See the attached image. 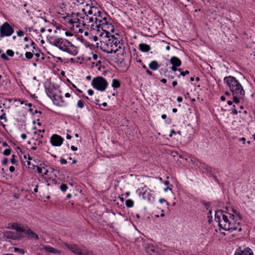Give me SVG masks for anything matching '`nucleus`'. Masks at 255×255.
<instances>
[{
  "label": "nucleus",
  "mask_w": 255,
  "mask_h": 255,
  "mask_svg": "<svg viewBox=\"0 0 255 255\" xmlns=\"http://www.w3.org/2000/svg\"><path fill=\"white\" fill-rule=\"evenodd\" d=\"M102 20L103 23L104 24V27H105L106 25H109L110 20H112L111 18L110 17H109L108 20H107V18L106 16L102 17Z\"/></svg>",
  "instance_id": "22"
},
{
  "label": "nucleus",
  "mask_w": 255,
  "mask_h": 255,
  "mask_svg": "<svg viewBox=\"0 0 255 255\" xmlns=\"http://www.w3.org/2000/svg\"><path fill=\"white\" fill-rule=\"evenodd\" d=\"M25 56L27 59H31L33 57V54L30 52H26Z\"/></svg>",
  "instance_id": "32"
},
{
  "label": "nucleus",
  "mask_w": 255,
  "mask_h": 255,
  "mask_svg": "<svg viewBox=\"0 0 255 255\" xmlns=\"http://www.w3.org/2000/svg\"><path fill=\"white\" fill-rule=\"evenodd\" d=\"M202 204L203 205H204L205 207L206 208L207 210H209V208L210 207V203H207L206 201H202L201 202Z\"/></svg>",
  "instance_id": "39"
},
{
  "label": "nucleus",
  "mask_w": 255,
  "mask_h": 255,
  "mask_svg": "<svg viewBox=\"0 0 255 255\" xmlns=\"http://www.w3.org/2000/svg\"><path fill=\"white\" fill-rule=\"evenodd\" d=\"M237 215V217L239 218V220L240 221L242 220L243 219V217L242 215L240 214V213L238 212L236 214Z\"/></svg>",
  "instance_id": "50"
},
{
  "label": "nucleus",
  "mask_w": 255,
  "mask_h": 255,
  "mask_svg": "<svg viewBox=\"0 0 255 255\" xmlns=\"http://www.w3.org/2000/svg\"><path fill=\"white\" fill-rule=\"evenodd\" d=\"M17 34L18 36L20 37V36H22L23 35L24 32L21 30H19L17 32Z\"/></svg>",
  "instance_id": "48"
},
{
  "label": "nucleus",
  "mask_w": 255,
  "mask_h": 255,
  "mask_svg": "<svg viewBox=\"0 0 255 255\" xmlns=\"http://www.w3.org/2000/svg\"><path fill=\"white\" fill-rule=\"evenodd\" d=\"M225 211L223 210H219L216 211L215 218L216 222L218 223L219 230L223 229L226 231L230 232L238 230L241 232L242 229L240 227V222L238 219L236 220L235 223H231L228 216L225 215Z\"/></svg>",
  "instance_id": "1"
},
{
  "label": "nucleus",
  "mask_w": 255,
  "mask_h": 255,
  "mask_svg": "<svg viewBox=\"0 0 255 255\" xmlns=\"http://www.w3.org/2000/svg\"><path fill=\"white\" fill-rule=\"evenodd\" d=\"M14 32V29L7 22H5L0 27V38L10 36Z\"/></svg>",
  "instance_id": "4"
},
{
  "label": "nucleus",
  "mask_w": 255,
  "mask_h": 255,
  "mask_svg": "<svg viewBox=\"0 0 255 255\" xmlns=\"http://www.w3.org/2000/svg\"><path fill=\"white\" fill-rule=\"evenodd\" d=\"M49 43L58 47L60 50L62 51H68V48H64L62 46V45L64 43V39L62 38H57L54 40L53 42L52 41H49Z\"/></svg>",
  "instance_id": "6"
},
{
  "label": "nucleus",
  "mask_w": 255,
  "mask_h": 255,
  "mask_svg": "<svg viewBox=\"0 0 255 255\" xmlns=\"http://www.w3.org/2000/svg\"><path fill=\"white\" fill-rule=\"evenodd\" d=\"M95 22L96 23V24H98L96 26L99 28L100 27H101L102 29L103 28V27H104V24L103 23V20L102 19H99L98 18L96 17L95 18Z\"/></svg>",
  "instance_id": "20"
},
{
  "label": "nucleus",
  "mask_w": 255,
  "mask_h": 255,
  "mask_svg": "<svg viewBox=\"0 0 255 255\" xmlns=\"http://www.w3.org/2000/svg\"><path fill=\"white\" fill-rule=\"evenodd\" d=\"M71 150H72L73 151H76L77 150V147L74 145H72L71 146Z\"/></svg>",
  "instance_id": "61"
},
{
  "label": "nucleus",
  "mask_w": 255,
  "mask_h": 255,
  "mask_svg": "<svg viewBox=\"0 0 255 255\" xmlns=\"http://www.w3.org/2000/svg\"><path fill=\"white\" fill-rule=\"evenodd\" d=\"M63 138L57 134H53L50 138V142L52 145L58 146L62 144Z\"/></svg>",
  "instance_id": "7"
},
{
  "label": "nucleus",
  "mask_w": 255,
  "mask_h": 255,
  "mask_svg": "<svg viewBox=\"0 0 255 255\" xmlns=\"http://www.w3.org/2000/svg\"><path fill=\"white\" fill-rule=\"evenodd\" d=\"M175 1L179 2L184 7H186L187 6L191 5L192 3V2L190 0H175Z\"/></svg>",
  "instance_id": "17"
},
{
  "label": "nucleus",
  "mask_w": 255,
  "mask_h": 255,
  "mask_svg": "<svg viewBox=\"0 0 255 255\" xmlns=\"http://www.w3.org/2000/svg\"><path fill=\"white\" fill-rule=\"evenodd\" d=\"M1 58L6 61H8L9 60L8 57L4 53H2L1 54Z\"/></svg>",
  "instance_id": "41"
},
{
  "label": "nucleus",
  "mask_w": 255,
  "mask_h": 255,
  "mask_svg": "<svg viewBox=\"0 0 255 255\" xmlns=\"http://www.w3.org/2000/svg\"><path fill=\"white\" fill-rule=\"evenodd\" d=\"M139 49L142 52H147L150 50V47L147 44L141 43L139 45Z\"/></svg>",
  "instance_id": "12"
},
{
  "label": "nucleus",
  "mask_w": 255,
  "mask_h": 255,
  "mask_svg": "<svg viewBox=\"0 0 255 255\" xmlns=\"http://www.w3.org/2000/svg\"><path fill=\"white\" fill-rule=\"evenodd\" d=\"M8 161V159L7 158L5 157L2 162V164L6 165Z\"/></svg>",
  "instance_id": "49"
},
{
  "label": "nucleus",
  "mask_w": 255,
  "mask_h": 255,
  "mask_svg": "<svg viewBox=\"0 0 255 255\" xmlns=\"http://www.w3.org/2000/svg\"><path fill=\"white\" fill-rule=\"evenodd\" d=\"M108 25V28L111 29V31L112 32H114V30H115L114 26L111 23H109V25Z\"/></svg>",
  "instance_id": "42"
},
{
  "label": "nucleus",
  "mask_w": 255,
  "mask_h": 255,
  "mask_svg": "<svg viewBox=\"0 0 255 255\" xmlns=\"http://www.w3.org/2000/svg\"><path fill=\"white\" fill-rule=\"evenodd\" d=\"M189 74V71L188 70H185L184 72H181L180 73V75L182 76H185L187 74Z\"/></svg>",
  "instance_id": "43"
},
{
  "label": "nucleus",
  "mask_w": 255,
  "mask_h": 255,
  "mask_svg": "<svg viewBox=\"0 0 255 255\" xmlns=\"http://www.w3.org/2000/svg\"><path fill=\"white\" fill-rule=\"evenodd\" d=\"M238 112L236 108H233L232 113L234 115H237Z\"/></svg>",
  "instance_id": "54"
},
{
  "label": "nucleus",
  "mask_w": 255,
  "mask_h": 255,
  "mask_svg": "<svg viewBox=\"0 0 255 255\" xmlns=\"http://www.w3.org/2000/svg\"><path fill=\"white\" fill-rule=\"evenodd\" d=\"M9 170L10 172H13L15 171V167L13 166H11L9 167Z\"/></svg>",
  "instance_id": "53"
},
{
  "label": "nucleus",
  "mask_w": 255,
  "mask_h": 255,
  "mask_svg": "<svg viewBox=\"0 0 255 255\" xmlns=\"http://www.w3.org/2000/svg\"><path fill=\"white\" fill-rule=\"evenodd\" d=\"M201 168L202 169H205L207 172H212V168L206 164H203Z\"/></svg>",
  "instance_id": "26"
},
{
  "label": "nucleus",
  "mask_w": 255,
  "mask_h": 255,
  "mask_svg": "<svg viewBox=\"0 0 255 255\" xmlns=\"http://www.w3.org/2000/svg\"><path fill=\"white\" fill-rule=\"evenodd\" d=\"M224 82L230 88L232 95H236L241 97V98H244L245 91L242 85L235 77L232 76L226 77L224 79Z\"/></svg>",
  "instance_id": "2"
},
{
  "label": "nucleus",
  "mask_w": 255,
  "mask_h": 255,
  "mask_svg": "<svg viewBox=\"0 0 255 255\" xmlns=\"http://www.w3.org/2000/svg\"><path fill=\"white\" fill-rule=\"evenodd\" d=\"M108 85L107 80L102 76L94 78L92 81V85L93 88L100 91H105Z\"/></svg>",
  "instance_id": "3"
},
{
  "label": "nucleus",
  "mask_w": 255,
  "mask_h": 255,
  "mask_svg": "<svg viewBox=\"0 0 255 255\" xmlns=\"http://www.w3.org/2000/svg\"><path fill=\"white\" fill-rule=\"evenodd\" d=\"M112 86L114 89L119 88L121 86L120 82L118 80L114 79L113 80Z\"/></svg>",
  "instance_id": "21"
},
{
  "label": "nucleus",
  "mask_w": 255,
  "mask_h": 255,
  "mask_svg": "<svg viewBox=\"0 0 255 255\" xmlns=\"http://www.w3.org/2000/svg\"><path fill=\"white\" fill-rule=\"evenodd\" d=\"M6 54L10 57H13L14 55V52L12 50L9 49L6 50Z\"/></svg>",
  "instance_id": "35"
},
{
  "label": "nucleus",
  "mask_w": 255,
  "mask_h": 255,
  "mask_svg": "<svg viewBox=\"0 0 255 255\" xmlns=\"http://www.w3.org/2000/svg\"><path fill=\"white\" fill-rule=\"evenodd\" d=\"M234 255H254V253L252 250L248 247L244 249L239 247L236 250Z\"/></svg>",
  "instance_id": "8"
},
{
  "label": "nucleus",
  "mask_w": 255,
  "mask_h": 255,
  "mask_svg": "<svg viewBox=\"0 0 255 255\" xmlns=\"http://www.w3.org/2000/svg\"><path fill=\"white\" fill-rule=\"evenodd\" d=\"M159 202L161 203H163V202H166V205H168V203L164 199H163V198H161L159 199Z\"/></svg>",
  "instance_id": "52"
},
{
  "label": "nucleus",
  "mask_w": 255,
  "mask_h": 255,
  "mask_svg": "<svg viewBox=\"0 0 255 255\" xmlns=\"http://www.w3.org/2000/svg\"><path fill=\"white\" fill-rule=\"evenodd\" d=\"M65 35L68 36H71L73 35V34L69 31H66L65 32Z\"/></svg>",
  "instance_id": "59"
},
{
  "label": "nucleus",
  "mask_w": 255,
  "mask_h": 255,
  "mask_svg": "<svg viewBox=\"0 0 255 255\" xmlns=\"http://www.w3.org/2000/svg\"><path fill=\"white\" fill-rule=\"evenodd\" d=\"M142 197L143 199L147 200L148 201H151V198L153 199L152 195L147 191H145L142 193Z\"/></svg>",
  "instance_id": "16"
},
{
  "label": "nucleus",
  "mask_w": 255,
  "mask_h": 255,
  "mask_svg": "<svg viewBox=\"0 0 255 255\" xmlns=\"http://www.w3.org/2000/svg\"><path fill=\"white\" fill-rule=\"evenodd\" d=\"M15 155L14 154L12 155L10 161L12 164H15L17 162V160L15 159Z\"/></svg>",
  "instance_id": "36"
},
{
  "label": "nucleus",
  "mask_w": 255,
  "mask_h": 255,
  "mask_svg": "<svg viewBox=\"0 0 255 255\" xmlns=\"http://www.w3.org/2000/svg\"><path fill=\"white\" fill-rule=\"evenodd\" d=\"M88 93L89 95L92 96L94 94V91L90 89L88 91Z\"/></svg>",
  "instance_id": "57"
},
{
  "label": "nucleus",
  "mask_w": 255,
  "mask_h": 255,
  "mask_svg": "<svg viewBox=\"0 0 255 255\" xmlns=\"http://www.w3.org/2000/svg\"><path fill=\"white\" fill-rule=\"evenodd\" d=\"M102 30L105 32V34H106L105 36H106V37L110 38V37H111L112 35L111 34V33L109 32V31H108L107 30H105V29H104L103 28L102 29Z\"/></svg>",
  "instance_id": "40"
},
{
  "label": "nucleus",
  "mask_w": 255,
  "mask_h": 255,
  "mask_svg": "<svg viewBox=\"0 0 255 255\" xmlns=\"http://www.w3.org/2000/svg\"><path fill=\"white\" fill-rule=\"evenodd\" d=\"M4 236L6 237L8 239H15L16 237H15L14 233L11 231H7L4 234Z\"/></svg>",
  "instance_id": "19"
},
{
  "label": "nucleus",
  "mask_w": 255,
  "mask_h": 255,
  "mask_svg": "<svg viewBox=\"0 0 255 255\" xmlns=\"http://www.w3.org/2000/svg\"><path fill=\"white\" fill-rule=\"evenodd\" d=\"M47 96L53 100V98H56V95L52 93L51 90H48L47 91Z\"/></svg>",
  "instance_id": "23"
},
{
  "label": "nucleus",
  "mask_w": 255,
  "mask_h": 255,
  "mask_svg": "<svg viewBox=\"0 0 255 255\" xmlns=\"http://www.w3.org/2000/svg\"><path fill=\"white\" fill-rule=\"evenodd\" d=\"M146 253L149 255H157V249L152 244H146L145 246Z\"/></svg>",
  "instance_id": "9"
},
{
  "label": "nucleus",
  "mask_w": 255,
  "mask_h": 255,
  "mask_svg": "<svg viewBox=\"0 0 255 255\" xmlns=\"http://www.w3.org/2000/svg\"><path fill=\"white\" fill-rule=\"evenodd\" d=\"M178 66H173L171 67V70L173 71H181V69H177V67Z\"/></svg>",
  "instance_id": "44"
},
{
  "label": "nucleus",
  "mask_w": 255,
  "mask_h": 255,
  "mask_svg": "<svg viewBox=\"0 0 255 255\" xmlns=\"http://www.w3.org/2000/svg\"><path fill=\"white\" fill-rule=\"evenodd\" d=\"M79 108H82L84 106V102L82 100H79L77 103Z\"/></svg>",
  "instance_id": "34"
},
{
  "label": "nucleus",
  "mask_w": 255,
  "mask_h": 255,
  "mask_svg": "<svg viewBox=\"0 0 255 255\" xmlns=\"http://www.w3.org/2000/svg\"><path fill=\"white\" fill-rule=\"evenodd\" d=\"M126 205L128 208H131L133 206V201L130 199L126 201Z\"/></svg>",
  "instance_id": "25"
},
{
  "label": "nucleus",
  "mask_w": 255,
  "mask_h": 255,
  "mask_svg": "<svg viewBox=\"0 0 255 255\" xmlns=\"http://www.w3.org/2000/svg\"><path fill=\"white\" fill-rule=\"evenodd\" d=\"M237 215V217L239 218V220L240 221L242 220L243 219V217L242 215L240 214V213L238 212L236 214Z\"/></svg>",
  "instance_id": "51"
},
{
  "label": "nucleus",
  "mask_w": 255,
  "mask_h": 255,
  "mask_svg": "<svg viewBox=\"0 0 255 255\" xmlns=\"http://www.w3.org/2000/svg\"><path fill=\"white\" fill-rule=\"evenodd\" d=\"M56 97H57L56 98L53 99V101L59 102L60 100L62 102H64L63 100L62 97H61V96H57V95H56Z\"/></svg>",
  "instance_id": "37"
},
{
  "label": "nucleus",
  "mask_w": 255,
  "mask_h": 255,
  "mask_svg": "<svg viewBox=\"0 0 255 255\" xmlns=\"http://www.w3.org/2000/svg\"><path fill=\"white\" fill-rule=\"evenodd\" d=\"M60 189L62 191L65 192L68 189V186L66 184H62L60 186Z\"/></svg>",
  "instance_id": "30"
},
{
  "label": "nucleus",
  "mask_w": 255,
  "mask_h": 255,
  "mask_svg": "<svg viewBox=\"0 0 255 255\" xmlns=\"http://www.w3.org/2000/svg\"><path fill=\"white\" fill-rule=\"evenodd\" d=\"M26 235L29 236L31 239H39L38 236L30 229H27Z\"/></svg>",
  "instance_id": "15"
},
{
  "label": "nucleus",
  "mask_w": 255,
  "mask_h": 255,
  "mask_svg": "<svg viewBox=\"0 0 255 255\" xmlns=\"http://www.w3.org/2000/svg\"><path fill=\"white\" fill-rule=\"evenodd\" d=\"M11 149L9 148H7L4 150L3 154L4 155L8 156L10 154Z\"/></svg>",
  "instance_id": "33"
},
{
  "label": "nucleus",
  "mask_w": 255,
  "mask_h": 255,
  "mask_svg": "<svg viewBox=\"0 0 255 255\" xmlns=\"http://www.w3.org/2000/svg\"><path fill=\"white\" fill-rule=\"evenodd\" d=\"M177 101L178 102H181L182 101V98L181 97H178L177 99Z\"/></svg>",
  "instance_id": "64"
},
{
  "label": "nucleus",
  "mask_w": 255,
  "mask_h": 255,
  "mask_svg": "<svg viewBox=\"0 0 255 255\" xmlns=\"http://www.w3.org/2000/svg\"><path fill=\"white\" fill-rule=\"evenodd\" d=\"M170 63L173 66H180L181 61L177 57L173 56L170 59Z\"/></svg>",
  "instance_id": "11"
},
{
  "label": "nucleus",
  "mask_w": 255,
  "mask_h": 255,
  "mask_svg": "<svg viewBox=\"0 0 255 255\" xmlns=\"http://www.w3.org/2000/svg\"><path fill=\"white\" fill-rule=\"evenodd\" d=\"M233 102L235 104H239L240 102V99H242L243 98H241V97L238 96L236 95H233Z\"/></svg>",
  "instance_id": "24"
},
{
  "label": "nucleus",
  "mask_w": 255,
  "mask_h": 255,
  "mask_svg": "<svg viewBox=\"0 0 255 255\" xmlns=\"http://www.w3.org/2000/svg\"><path fill=\"white\" fill-rule=\"evenodd\" d=\"M83 254H84V255H95L93 252H92L91 251H89V250H87L86 249H84L83 250Z\"/></svg>",
  "instance_id": "31"
},
{
  "label": "nucleus",
  "mask_w": 255,
  "mask_h": 255,
  "mask_svg": "<svg viewBox=\"0 0 255 255\" xmlns=\"http://www.w3.org/2000/svg\"><path fill=\"white\" fill-rule=\"evenodd\" d=\"M15 53H16V54L18 55L19 58H21V57H23V54L22 53H20L18 52H16Z\"/></svg>",
  "instance_id": "63"
},
{
  "label": "nucleus",
  "mask_w": 255,
  "mask_h": 255,
  "mask_svg": "<svg viewBox=\"0 0 255 255\" xmlns=\"http://www.w3.org/2000/svg\"><path fill=\"white\" fill-rule=\"evenodd\" d=\"M18 225L16 223H14L11 226V228L13 229V230H16V229H17V227H18Z\"/></svg>",
  "instance_id": "45"
},
{
  "label": "nucleus",
  "mask_w": 255,
  "mask_h": 255,
  "mask_svg": "<svg viewBox=\"0 0 255 255\" xmlns=\"http://www.w3.org/2000/svg\"><path fill=\"white\" fill-rule=\"evenodd\" d=\"M17 237L18 238V239H21V238H23L25 237V236L24 235H22L21 234H17Z\"/></svg>",
  "instance_id": "55"
},
{
  "label": "nucleus",
  "mask_w": 255,
  "mask_h": 255,
  "mask_svg": "<svg viewBox=\"0 0 255 255\" xmlns=\"http://www.w3.org/2000/svg\"><path fill=\"white\" fill-rule=\"evenodd\" d=\"M14 251L15 252H18V253L20 254L21 255H23L25 253L23 249L18 248H14Z\"/></svg>",
  "instance_id": "29"
},
{
  "label": "nucleus",
  "mask_w": 255,
  "mask_h": 255,
  "mask_svg": "<svg viewBox=\"0 0 255 255\" xmlns=\"http://www.w3.org/2000/svg\"><path fill=\"white\" fill-rule=\"evenodd\" d=\"M21 138H22V139H25L26 138L27 136H26V134H25V133H22V134H21Z\"/></svg>",
  "instance_id": "62"
},
{
  "label": "nucleus",
  "mask_w": 255,
  "mask_h": 255,
  "mask_svg": "<svg viewBox=\"0 0 255 255\" xmlns=\"http://www.w3.org/2000/svg\"><path fill=\"white\" fill-rule=\"evenodd\" d=\"M97 13H98V16L99 17H100V18H102V17H103V15H102V12H101L100 11H99H99H98Z\"/></svg>",
  "instance_id": "60"
},
{
  "label": "nucleus",
  "mask_w": 255,
  "mask_h": 255,
  "mask_svg": "<svg viewBox=\"0 0 255 255\" xmlns=\"http://www.w3.org/2000/svg\"><path fill=\"white\" fill-rule=\"evenodd\" d=\"M16 230L18 232L23 233L25 235L26 234L27 230L24 229L23 228H21L20 226H18V227H17V229H16Z\"/></svg>",
  "instance_id": "28"
},
{
  "label": "nucleus",
  "mask_w": 255,
  "mask_h": 255,
  "mask_svg": "<svg viewBox=\"0 0 255 255\" xmlns=\"http://www.w3.org/2000/svg\"><path fill=\"white\" fill-rule=\"evenodd\" d=\"M60 163L62 164H66L67 163V160L64 158H61L60 160Z\"/></svg>",
  "instance_id": "46"
},
{
  "label": "nucleus",
  "mask_w": 255,
  "mask_h": 255,
  "mask_svg": "<svg viewBox=\"0 0 255 255\" xmlns=\"http://www.w3.org/2000/svg\"><path fill=\"white\" fill-rule=\"evenodd\" d=\"M160 65L156 61H152L149 64V68L151 70H156L158 69Z\"/></svg>",
  "instance_id": "13"
},
{
  "label": "nucleus",
  "mask_w": 255,
  "mask_h": 255,
  "mask_svg": "<svg viewBox=\"0 0 255 255\" xmlns=\"http://www.w3.org/2000/svg\"><path fill=\"white\" fill-rule=\"evenodd\" d=\"M36 167H37V172L39 173H42V171L41 168H40L38 166H37Z\"/></svg>",
  "instance_id": "56"
},
{
  "label": "nucleus",
  "mask_w": 255,
  "mask_h": 255,
  "mask_svg": "<svg viewBox=\"0 0 255 255\" xmlns=\"http://www.w3.org/2000/svg\"><path fill=\"white\" fill-rule=\"evenodd\" d=\"M43 249H44V250L45 251H46L48 253H50L56 254V253H60V251L57 250L55 249L54 248L51 247L50 246H44Z\"/></svg>",
  "instance_id": "14"
},
{
  "label": "nucleus",
  "mask_w": 255,
  "mask_h": 255,
  "mask_svg": "<svg viewBox=\"0 0 255 255\" xmlns=\"http://www.w3.org/2000/svg\"><path fill=\"white\" fill-rule=\"evenodd\" d=\"M0 120L4 119V122L6 121V117H5V113H3L1 116H0Z\"/></svg>",
  "instance_id": "47"
},
{
  "label": "nucleus",
  "mask_w": 255,
  "mask_h": 255,
  "mask_svg": "<svg viewBox=\"0 0 255 255\" xmlns=\"http://www.w3.org/2000/svg\"><path fill=\"white\" fill-rule=\"evenodd\" d=\"M65 246L70 250L72 253L77 255H84L83 254V251L79 248L76 245L73 244L70 245L67 243H64Z\"/></svg>",
  "instance_id": "5"
},
{
  "label": "nucleus",
  "mask_w": 255,
  "mask_h": 255,
  "mask_svg": "<svg viewBox=\"0 0 255 255\" xmlns=\"http://www.w3.org/2000/svg\"><path fill=\"white\" fill-rule=\"evenodd\" d=\"M65 43H67L69 45L71 48H68V51H65L72 55H76L78 52V50L76 46H75L70 41L67 39H65Z\"/></svg>",
  "instance_id": "10"
},
{
  "label": "nucleus",
  "mask_w": 255,
  "mask_h": 255,
  "mask_svg": "<svg viewBox=\"0 0 255 255\" xmlns=\"http://www.w3.org/2000/svg\"><path fill=\"white\" fill-rule=\"evenodd\" d=\"M228 214V213H227ZM229 215V219L231 223H235L236 220H235V215L233 214H231L230 213H228Z\"/></svg>",
  "instance_id": "27"
},
{
  "label": "nucleus",
  "mask_w": 255,
  "mask_h": 255,
  "mask_svg": "<svg viewBox=\"0 0 255 255\" xmlns=\"http://www.w3.org/2000/svg\"><path fill=\"white\" fill-rule=\"evenodd\" d=\"M118 49H116V50H113V49H112L110 51H108V50L103 49V51L105 52H106V53H112L113 52L116 53L118 51Z\"/></svg>",
  "instance_id": "38"
},
{
  "label": "nucleus",
  "mask_w": 255,
  "mask_h": 255,
  "mask_svg": "<svg viewBox=\"0 0 255 255\" xmlns=\"http://www.w3.org/2000/svg\"><path fill=\"white\" fill-rule=\"evenodd\" d=\"M146 73H147V74L150 75V76H152V73L149 70H148V69H147L146 70Z\"/></svg>",
  "instance_id": "58"
},
{
  "label": "nucleus",
  "mask_w": 255,
  "mask_h": 255,
  "mask_svg": "<svg viewBox=\"0 0 255 255\" xmlns=\"http://www.w3.org/2000/svg\"><path fill=\"white\" fill-rule=\"evenodd\" d=\"M109 41L111 44H113L117 46L118 44H120V41L117 38L115 37L114 35H111V38L109 39Z\"/></svg>",
  "instance_id": "18"
}]
</instances>
